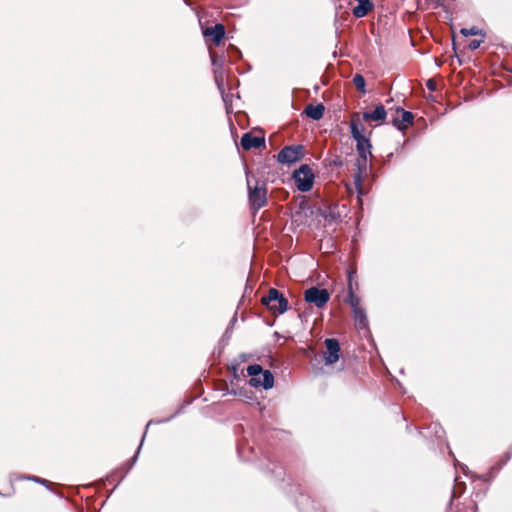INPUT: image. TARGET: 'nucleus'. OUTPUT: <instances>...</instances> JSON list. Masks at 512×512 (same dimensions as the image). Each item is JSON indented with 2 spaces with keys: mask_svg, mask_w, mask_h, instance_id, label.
<instances>
[{
  "mask_svg": "<svg viewBox=\"0 0 512 512\" xmlns=\"http://www.w3.org/2000/svg\"><path fill=\"white\" fill-rule=\"evenodd\" d=\"M246 182L250 207L258 211L267 204V184L250 174L248 170H246Z\"/></svg>",
  "mask_w": 512,
  "mask_h": 512,
  "instance_id": "2",
  "label": "nucleus"
},
{
  "mask_svg": "<svg viewBox=\"0 0 512 512\" xmlns=\"http://www.w3.org/2000/svg\"><path fill=\"white\" fill-rule=\"evenodd\" d=\"M145 437H146V434H143L141 441H144Z\"/></svg>",
  "mask_w": 512,
  "mask_h": 512,
  "instance_id": "26",
  "label": "nucleus"
},
{
  "mask_svg": "<svg viewBox=\"0 0 512 512\" xmlns=\"http://www.w3.org/2000/svg\"><path fill=\"white\" fill-rule=\"evenodd\" d=\"M427 87H428V89H430V90H434V89H435V84L433 83V81H432V80H429V81L427 82Z\"/></svg>",
  "mask_w": 512,
  "mask_h": 512,
  "instance_id": "22",
  "label": "nucleus"
},
{
  "mask_svg": "<svg viewBox=\"0 0 512 512\" xmlns=\"http://www.w3.org/2000/svg\"><path fill=\"white\" fill-rule=\"evenodd\" d=\"M353 84L360 92H362L363 94L366 93V89H365L366 82H365L364 77L361 74L354 75Z\"/></svg>",
  "mask_w": 512,
  "mask_h": 512,
  "instance_id": "17",
  "label": "nucleus"
},
{
  "mask_svg": "<svg viewBox=\"0 0 512 512\" xmlns=\"http://www.w3.org/2000/svg\"><path fill=\"white\" fill-rule=\"evenodd\" d=\"M326 352L324 360L326 365H332L339 360L340 357V345L338 340L334 338H327L325 340Z\"/></svg>",
  "mask_w": 512,
  "mask_h": 512,
  "instance_id": "8",
  "label": "nucleus"
},
{
  "mask_svg": "<svg viewBox=\"0 0 512 512\" xmlns=\"http://www.w3.org/2000/svg\"><path fill=\"white\" fill-rule=\"evenodd\" d=\"M145 437H146V434H143L141 441H144Z\"/></svg>",
  "mask_w": 512,
  "mask_h": 512,
  "instance_id": "24",
  "label": "nucleus"
},
{
  "mask_svg": "<svg viewBox=\"0 0 512 512\" xmlns=\"http://www.w3.org/2000/svg\"><path fill=\"white\" fill-rule=\"evenodd\" d=\"M262 303L272 313L283 314L288 310V301L277 289L271 288L268 294L262 298Z\"/></svg>",
  "mask_w": 512,
  "mask_h": 512,
  "instance_id": "4",
  "label": "nucleus"
},
{
  "mask_svg": "<svg viewBox=\"0 0 512 512\" xmlns=\"http://www.w3.org/2000/svg\"><path fill=\"white\" fill-rule=\"evenodd\" d=\"M348 281H349V288H348V295H347V303L352 307L353 310H356L360 308V299L354 294L353 288H352V274L349 273L348 275Z\"/></svg>",
  "mask_w": 512,
  "mask_h": 512,
  "instance_id": "15",
  "label": "nucleus"
},
{
  "mask_svg": "<svg viewBox=\"0 0 512 512\" xmlns=\"http://www.w3.org/2000/svg\"><path fill=\"white\" fill-rule=\"evenodd\" d=\"M29 479L35 481V482H38V483H41L43 485H47L49 483L48 480L46 479H42V478H39V477H36V476H33V477H29Z\"/></svg>",
  "mask_w": 512,
  "mask_h": 512,
  "instance_id": "21",
  "label": "nucleus"
},
{
  "mask_svg": "<svg viewBox=\"0 0 512 512\" xmlns=\"http://www.w3.org/2000/svg\"><path fill=\"white\" fill-rule=\"evenodd\" d=\"M247 373L251 377L249 384L252 387H263L271 389L274 385V376L269 370H263L259 364H252L247 367Z\"/></svg>",
  "mask_w": 512,
  "mask_h": 512,
  "instance_id": "3",
  "label": "nucleus"
},
{
  "mask_svg": "<svg viewBox=\"0 0 512 512\" xmlns=\"http://www.w3.org/2000/svg\"><path fill=\"white\" fill-rule=\"evenodd\" d=\"M460 33L467 37V36H477V35H480V36H485V33H483L482 30H480L479 28H477L476 26H473L471 28H462L460 30Z\"/></svg>",
  "mask_w": 512,
  "mask_h": 512,
  "instance_id": "18",
  "label": "nucleus"
},
{
  "mask_svg": "<svg viewBox=\"0 0 512 512\" xmlns=\"http://www.w3.org/2000/svg\"><path fill=\"white\" fill-rule=\"evenodd\" d=\"M397 113L401 116L393 117L392 124L400 131H404L413 123L414 115L410 111H406L402 108L397 109Z\"/></svg>",
  "mask_w": 512,
  "mask_h": 512,
  "instance_id": "9",
  "label": "nucleus"
},
{
  "mask_svg": "<svg viewBox=\"0 0 512 512\" xmlns=\"http://www.w3.org/2000/svg\"><path fill=\"white\" fill-rule=\"evenodd\" d=\"M350 132L356 141V150L358 158L356 160L357 172L354 174V183L356 187H360L362 183V174L366 171L368 160L372 157L371 142L364 135V127L360 122L359 115L353 114L350 120Z\"/></svg>",
  "mask_w": 512,
  "mask_h": 512,
  "instance_id": "1",
  "label": "nucleus"
},
{
  "mask_svg": "<svg viewBox=\"0 0 512 512\" xmlns=\"http://www.w3.org/2000/svg\"><path fill=\"white\" fill-rule=\"evenodd\" d=\"M203 34L206 37H211L215 45H219L225 36V27L223 24L217 23L214 26L207 27Z\"/></svg>",
  "mask_w": 512,
  "mask_h": 512,
  "instance_id": "10",
  "label": "nucleus"
},
{
  "mask_svg": "<svg viewBox=\"0 0 512 512\" xmlns=\"http://www.w3.org/2000/svg\"><path fill=\"white\" fill-rule=\"evenodd\" d=\"M354 314V320L359 328H366L368 321L366 317L365 310L363 308H358L356 310H353Z\"/></svg>",
  "mask_w": 512,
  "mask_h": 512,
  "instance_id": "16",
  "label": "nucleus"
},
{
  "mask_svg": "<svg viewBox=\"0 0 512 512\" xmlns=\"http://www.w3.org/2000/svg\"><path fill=\"white\" fill-rule=\"evenodd\" d=\"M306 302L313 304L317 308L324 307L330 299V294L326 289L311 287L304 293Z\"/></svg>",
  "mask_w": 512,
  "mask_h": 512,
  "instance_id": "7",
  "label": "nucleus"
},
{
  "mask_svg": "<svg viewBox=\"0 0 512 512\" xmlns=\"http://www.w3.org/2000/svg\"><path fill=\"white\" fill-rule=\"evenodd\" d=\"M324 111L325 107L322 103H318L316 105L308 104L304 110L306 116L312 120H320L324 115Z\"/></svg>",
  "mask_w": 512,
  "mask_h": 512,
  "instance_id": "13",
  "label": "nucleus"
},
{
  "mask_svg": "<svg viewBox=\"0 0 512 512\" xmlns=\"http://www.w3.org/2000/svg\"><path fill=\"white\" fill-rule=\"evenodd\" d=\"M358 2V6L353 8V15L356 18H362L368 14L370 10H372L373 5L370 0H356Z\"/></svg>",
  "mask_w": 512,
  "mask_h": 512,
  "instance_id": "14",
  "label": "nucleus"
},
{
  "mask_svg": "<svg viewBox=\"0 0 512 512\" xmlns=\"http://www.w3.org/2000/svg\"><path fill=\"white\" fill-rule=\"evenodd\" d=\"M293 179L299 191L308 192L313 187L314 174L307 164H303L299 169L294 171Z\"/></svg>",
  "mask_w": 512,
  "mask_h": 512,
  "instance_id": "5",
  "label": "nucleus"
},
{
  "mask_svg": "<svg viewBox=\"0 0 512 512\" xmlns=\"http://www.w3.org/2000/svg\"><path fill=\"white\" fill-rule=\"evenodd\" d=\"M145 437H146V434H143L141 441H144Z\"/></svg>",
  "mask_w": 512,
  "mask_h": 512,
  "instance_id": "25",
  "label": "nucleus"
},
{
  "mask_svg": "<svg viewBox=\"0 0 512 512\" xmlns=\"http://www.w3.org/2000/svg\"><path fill=\"white\" fill-rule=\"evenodd\" d=\"M485 36H481L480 39H473L469 42L468 47L470 50H476L480 47L481 43L484 42Z\"/></svg>",
  "mask_w": 512,
  "mask_h": 512,
  "instance_id": "19",
  "label": "nucleus"
},
{
  "mask_svg": "<svg viewBox=\"0 0 512 512\" xmlns=\"http://www.w3.org/2000/svg\"><path fill=\"white\" fill-rule=\"evenodd\" d=\"M211 59H212V64L216 65V60H215L214 56H211Z\"/></svg>",
  "mask_w": 512,
  "mask_h": 512,
  "instance_id": "23",
  "label": "nucleus"
},
{
  "mask_svg": "<svg viewBox=\"0 0 512 512\" xmlns=\"http://www.w3.org/2000/svg\"><path fill=\"white\" fill-rule=\"evenodd\" d=\"M264 145L265 139L263 137L254 136L251 133H245L241 138V146L244 150L260 148Z\"/></svg>",
  "mask_w": 512,
  "mask_h": 512,
  "instance_id": "11",
  "label": "nucleus"
},
{
  "mask_svg": "<svg viewBox=\"0 0 512 512\" xmlns=\"http://www.w3.org/2000/svg\"><path fill=\"white\" fill-rule=\"evenodd\" d=\"M304 157L303 145L285 146L277 155L278 162L282 164H292Z\"/></svg>",
  "mask_w": 512,
  "mask_h": 512,
  "instance_id": "6",
  "label": "nucleus"
},
{
  "mask_svg": "<svg viewBox=\"0 0 512 512\" xmlns=\"http://www.w3.org/2000/svg\"><path fill=\"white\" fill-rule=\"evenodd\" d=\"M387 116V112L383 105H378L371 112H364L363 119L365 121H375L378 123H384Z\"/></svg>",
  "mask_w": 512,
  "mask_h": 512,
  "instance_id": "12",
  "label": "nucleus"
},
{
  "mask_svg": "<svg viewBox=\"0 0 512 512\" xmlns=\"http://www.w3.org/2000/svg\"><path fill=\"white\" fill-rule=\"evenodd\" d=\"M29 479L35 481V482H38V483H41L43 485H47L49 483L48 480L46 479H42V478H39V477H36V476H33V477H29Z\"/></svg>",
  "mask_w": 512,
  "mask_h": 512,
  "instance_id": "20",
  "label": "nucleus"
}]
</instances>
